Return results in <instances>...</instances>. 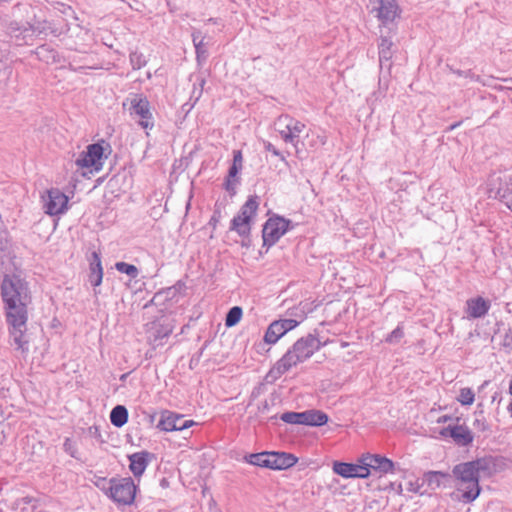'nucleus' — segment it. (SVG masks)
<instances>
[{
	"label": "nucleus",
	"mask_w": 512,
	"mask_h": 512,
	"mask_svg": "<svg viewBox=\"0 0 512 512\" xmlns=\"http://www.w3.org/2000/svg\"><path fill=\"white\" fill-rule=\"evenodd\" d=\"M264 149L267 152L273 154L274 156L279 157L280 160L285 161V157L283 156V154L271 142L265 141Z\"/></svg>",
	"instance_id": "nucleus-42"
},
{
	"label": "nucleus",
	"mask_w": 512,
	"mask_h": 512,
	"mask_svg": "<svg viewBox=\"0 0 512 512\" xmlns=\"http://www.w3.org/2000/svg\"><path fill=\"white\" fill-rule=\"evenodd\" d=\"M502 347H504L507 351L512 350V328L506 330L503 335V339L501 342Z\"/></svg>",
	"instance_id": "nucleus-41"
},
{
	"label": "nucleus",
	"mask_w": 512,
	"mask_h": 512,
	"mask_svg": "<svg viewBox=\"0 0 512 512\" xmlns=\"http://www.w3.org/2000/svg\"><path fill=\"white\" fill-rule=\"evenodd\" d=\"M449 420H452V417L451 416H448V415H443L441 417L438 418V423H446L447 421Z\"/></svg>",
	"instance_id": "nucleus-50"
},
{
	"label": "nucleus",
	"mask_w": 512,
	"mask_h": 512,
	"mask_svg": "<svg viewBox=\"0 0 512 512\" xmlns=\"http://www.w3.org/2000/svg\"><path fill=\"white\" fill-rule=\"evenodd\" d=\"M103 273L89 271V282L93 287L101 285Z\"/></svg>",
	"instance_id": "nucleus-43"
},
{
	"label": "nucleus",
	"mask_w": 512,
	"mask_h": 512,
	"mask_svg": "<svg viewBox=\"0 0 512 512\" xmlns=\"http://www.w3.org/2000/svg\"><path fill=\"white\" fill-rule=\"evenodd\" d=\"M104 149L100 143H93L86 147V150L79 153L75 159V165L78 170H82V175L88 173H97L103 168Z\"/></svg>",
	"instance_id": "nucleus-5"
},
{
	"label": "nucleus",
	"mask_w": 512,
	"mask_h": 512,
	"mask_svg": "<svg viewBox=\"0 0 512 512\" xmlns=\"http://www.w3.org/2000/svg\"><path fill=\"white\" fill-rule=\"evenodd\" d=\"M193 44L201 43L204 41V37L202 36L199 30L194 29L191 34Z\"/></svg>",
	"instance_id": "nucleus-47"
},
{
	"label": "nucleus",
	"mask_w": 512,
	"mask_h": 512,
	"mask_svg": "<svg viewBox=\"0 0 512 512\" xmlns=\"http://www.w3.org/2000/svg\"><path fill=\"white\" fill-rule=\"evenodd\" d=\"M130 115L143 129L151 130L154 127L150 103L146 97L136 95L131 99Z\"/></svg>",
	"instance_id": "nucleus-10"
},
{
	"label": "nucleus",
	"mask_w": 512,
	"mask_h": 512,
	"mask_svg": "<svg viewBox=\"0 0 512 512\" xmlns=\"http://www.w3.org/2000/svg\"><path fill=\"white\" fill-rule=\"evenodd\" d=\"M487 384H488V381H485V382L483 383L482 387H484V386H485V385H487Z\"/></svg>",
	"instance_id": "nucleus-57"
},
{
	"label": "nucleus",
	"mask_w": 512,
	"mask_h": 512,
	"mask_svg": "<svg viewBox=\"0 0 512 512\" xmlns=\"http://www.w3.org/2000/svg\"><path fill=\"white\" fill-rule=\"evenodd\" d=\"M207 23H211V24H215V25H218L221 23V19L219 18H209L207 21Z\"/></svg>",
	"instance_id": "nucleus-51"
},
{
	"label": "nucleus",
	"mask_w": 512,
	"mask_h": 512,
	"mask_svg": "<svg viewBox=\"0 0 512 512\" xmlns=\"http://www.w3.org/2000/svg\"><path fill=\"white\" fill-rule=\"evenodd\" d=\"M129 60L134 70H139L147 64L145 56L138 51H132L129 55Z\"/></svg>",
	"instance_id": "nucleus-32"
},
{
	"label": "nucleus",
	"mask_w": 512,
	"mask_h": 512,
	"mask_svg": "<svg viewBox=\"0 0 512 512\" xmlns=\"http://www.w3.org/2000/svg\"><path fill=\"white\" fill-rule=\"evenodd\" d=\"M285 333L279 327V325L273 321L267 328L264 341L268 344H275Z\"/></svg>",
	"instance_id": "nucleus-25"
},
{
	"label": "nucleus",
	"mask_w": 512,
	"mask_h": 512,
	"mask_svg": "<svg viewBox=\"0 0 512 512\" xmlns=\"http://www.w3.org/2000/svg\"><path fill=\"white\" fill-rule=\"evenodd\" d=\"M180 289H181L180 283H177L174 286L163 289L154 295V297L152 298V302L160 303L164 300L172 299L177 295V293L179 292Z\"/></svg>",
	"instance_id": "nucleus-27"
},
{
	"label": "nucleus",
	"mask_w": 512,
	"mask_h": 512,
	"mask_svg": "<svg viewBox=\"0 0 512 512\" xmlns=\"http://www.w3.org/2000/svg\"><path fill=\"white\" fill-rule=\"evenodd\" d=\"M453 73L458 77H466L471 80H478V76H476L471 70L463 71V70H453Z\"/></svg>",
	"instance_id": "nucleus-45"
},
{
	"label": "nucleus",
	"mask_w": 512,
	"mask_h": 512,
	"mask_svg": "<svg viewBox=\"0 0 512 512\" xmlns=\"http://www.w3.org/2000/svg\"><path fill=\"white\" fill-rule=\"evenodd\" d=\"M115 269L120 273L128 275L132 279L137 278L139 275L138 268L135 265L126 262L115 263Z\"/></svg>",
	"instance_id": "nucleus-30"
},
{
	"label": "nucleus",
	"mask_w": 512,
	"mask_h": 512,
	"mask_svg": "<svg viewBox=\"0 0 512 512\" xmlns=\"http://www.w3.org/2000/svg\"><path fill=\"white\" fill-rule=\"evenodd\" d=\"M475 399V394L471 388L465 387L460 389L459 396L457 400L464 406H469L473 404Z\"/></svg>",
	"instance_id": "nucleus-33"
},
{
	"label": "nucleus",
	"mask_w": 512,
	"mask_h": 512,
	"mask_svg": "<svg viewBox=\"0 0 512 512\" xmlns=\"http://www.w3.org/2000/svg\"><path fill=\"white\" fill-rule=\"evenodd\" d=\"M509 393L512 395V379L509 382Z\"/></svg>",
	"instance_id": "nucleus-54"
},
{
	"label": "nucleus",
	"mask_w": 512,
	"mask_h": 512,
	"mask_svg": "<svg viewBox=\"0 0 512 512\" xmlns=\"http://www.w3.org/2000/svg\"><path fill=\"white\" fill-rule=\"evenodd\" d=\"M275 130L285 143H289L295 148L299 145L301 133L305 130V123L293 118L288 114H282L274 122Z\"/></svg>",
	"instance_id": "nucleus-6"
},
{
	"label": "nucleus",
	"mask_w": 512,
	"mask_h": 512,
	"mask_svg": "<svg viewBox=\"0 0 512 512\" xmlns=\"http://www.w3.org/2000/svg\"><path fill=\"white\" fill-rule=\"evenodd\" d=\"M508 410H509V412H510V414H511V417H512V402L510 403V405H509V407H508Z\"/></svg>",
	"instance_id": "nucleus-55"
},
{
	"label": "nucleus",
	"mask_w": 512,
	"mask_h": 512,
	"mask_svg": "<svg viewBox=\"0 0 512 512\" xmlns=\"http://www.w3.org/2000/svg\"><path fill=\"white\" fill-rule=\"evenodd\" d=\"M441 436L450 437L459 446H468L473 442V434L465 425L455 424L444 427Z\"/></svg>",
	"instance_id": "nucleus-16"
},
{
	"label": "nucleus",
	"mask_w": 512,
	"mask_h": 512,
	"mask_svg": "<svg viewBox=\"0 0 512 512\" xmlns=\"http://www.w3.org/2000/svg\"><path fill=\"white\" fill-rule=\"evenodd\" d=\"M89 271L103 273L101 257L97 252H93L91 255Z\"/></svg>",
	"instance_id": "nucleus-39"
},
{
	"label": "nucleus",
	"mask_w": 512,
	"mask_h": 512,
	"mask_svg": "<svg viewBox=\"0 0 512 512\" xmlns=\"http://www.w3.org/2000/svg\"><path fill=\"white\" fill-rule=\"evenodd\" d=\"M245 461L251 465L268 468L269 452L253 453L245 456Z\"/></svg>",
	"instance_id": "nucleus-29"
},
{
	"label": "nucleus",
	"mask_w": 512,
	"mask_h": 512,
	"mask_svg": "<svg viewBox=\"0 0 512 512\" xmlns=\"http://www.w3.org/2000/svg\"><path fill=\"white\" fill-rule=\"evenodd\" d=\"M0 295L12 344L26 354L29 351L26 339L28 306L31 303L29 283L20 273L5 274L0 284Z\"/></svg>",
	"instance_id": "nucleus-1"
},
{
	"label": "nucleus",
	"mask_w": 512,
	"mask_h": 512,
	"mask_svg": "<svg viewBox=\"0 0 512 512\" xmlns=\"http://www.w3.org/2000/svg\"><path fill=\"white\" fill-rule=\"evenodd\" d=\"M497 397H498V393H495V394L493 395V397H492V401L497 400Z\"/></svg>",
	"instance_id": "nucleus-56"
},
{
	"label": "nucleus",
	"mask_w": 512,
	"mask_h": 512,
	"mask_svg": "<svg viewBox=\"0 0 512 512\" xmlns=\"http://www.w3.org/2000/svg\"><path fill=\"white\" fill-rule=\"evenodd\" d=\"M195 424L193 420L184 419L183 415L166 410L161 413L157 428L165 432L183 431Z\"/></svg>",
	"instance_id": "nucleus-13"
},
{
	"label": "nucleus",
	"mask_w": 512,
	"mask_h": 512,
	"mask_svg": "<svg viewBox=\"0 0 512 512\" xmlns=\"http://www.w3.org/2000/svg\"><path fill=\"white\" fill-rule=\"evenodd\" d=\"M137 486L130 477L111 478L106 494L118 505H131L136 496Z\"/></svg>",
	"instance_id": "nucleus-4"
},
{
	"label": "nucleus",
	"mask_w": 512,
	"mask_h": 512,
	"mask_svg": "<svg viewBox=\"0 0 512 512\" xmlns=\"http://www.w3.org/2000/svg\"><path fill=\"white\" fill-rule=\"evenodd\" d=\"M38 503L39 499L26 496L21 499H18L15 502V505L16 509L19 510V512H34L38 506Z\"/></svg>",
	"instance_id": "nucleus-28"
},
{
	"label": "nucleus",
	"mask_w": 512,
	"mask_h": 512,
	"mask_svg": "<svg viewBox=\"0 0 512 512\" xmlns=\"http://www.w3.org/2000/svg\"><path fill=\"white\" fill-rule=\"evenodd\" d=\"M243 168V155L240 150L233 151V162L228 170V174L226 177L230 178H240L238 176L239 172Z\"/></svg>",
	"instance_id": "nucleus-26"
},
{
	"label": "nucleus",
	"mask_w": 512,
	"mask_h": 512,
	"mask_svg": "<svg viewBox=\"0 0 512 512\" xmlns=\"http://www.w3.org/2000/svg\"><path fill=\"white\" fill-rule=\"evenodd\" d=\"M422 486L423 485H421V483H419V480H417L415 482H409L408 490L413 493H421L422 494V492L420 491Z\"/></svg>",
	"instance_id": "nucleus-48"
},
{
	"label": "nucleus",
	"mask_w": 512,
	"mask_h": 512,
	"mask_svg": "<svg viewBox=\"0 0 512 512\" xmlns=\"http://www.w3.org/2000/svg\"><path fill=\"white\" fill-rule=\"evenodd\" d=\"M512 191L510 176L503 172L492 173L487 180V195L489 198L501 200Z\"/></svg>",
	"instance_id": "nucleus-12"
},
{
	"label": "nucleus",
	"mask_w": 512,
	"mask_h": 512,
	"mask_svg": "<svg viewBox=\"0 0 512 512\" xmlns=\"http://www.w3.org/2000/svg\"><path fill=\"white\" fill-rule=\"evenodd\" d=\"M42 207L49 216H60L69 209V197L59 188H50L41 196Z\"/></svg>",
	"instance_id": "nucleus-7"
},
{
	"label": "nucleus",
	"mask_w": 512,
	"mask_h": 512,
	"mask_svg": "<svg viewBox=\"0 0 512 512\" xmlns=\"http://www.w3.org/2000/svg\"><path fill=\"white\" fill-rule=\"evenodd\" d=\"M290 228V220L278 215L270 217L265 222L262 229L263 246L269 249L275 245Z\"/></svg>",
	"instance_id": "nucleus-8"
},
{
	"label": "nucleus",
	"mask_w": 512,
	"mask_h": 512,
	"mask_svg": "<svg viewBox=\"0 0 512 512\" xmlns=\"http://www.w3.org/2000/svg\"><path fill=\"white\" fill-rule=\"evenodd\" d=\"M64 451L72 458L79 459L78 447L75 441L70 438H66L63 443Z\"/></svg>",
	"instance_id": "nucleus-35"
},
{
	"label": "nucleus",
	"mask_w": 512,
	"mask_h": 512,
	"mask_svg": "<svg viewBox=\"0 0 512 512\" xmlns=\"http://www.w3.org/2000/svg\"><path fill=\"white\" fill-rule=\"evenodd\" d=\"M500 201H502L506 207L512 211V191H509L508 192V196L507 197H503Z\"/></svg>",
	"instance_id": "nucleus-49"
},
{
	"label": "nucleus",
	"mask_w": 512,
	"mask_h": 512,
	"mask_svg": "<svg viewBox=\"0 0 512 512\" xmlns=\"http://www.w3.org/2000/svg\"><path fill=\"white\" fill-rule=\"evenodd\" d=\"M460 125V122H457L455 124H452L450 127H449V130H454L455 128H457L458 126Z\"/></svg>",
	"instance_id": "nucleus-53"
},
{
	"label": "nucleus",
	"mask_w": 512,
	"mask_h": 512,
	"mask_svg": "<svg viewBox=\"0 0 512 512\" xmlns=\"http://www.w3.org/2000/svg\"><path fill=\"white\" fill-rule=\"evenodd\" d=\"M258 206H259V203H258L257 197L251 196L241 206L238 214L241 215L242 217H244L245 219L252 221V219L256 216Z\"/></svg>",
	"instance_id": "nucleus-24"
},
{
	"label": "nucleus",
	"mask_w": 512,
	"mask_h": 512,
	"mask_svg": "<svg viewBox=\"0 0 512 512\" xmlns=\"http://www.w3.org/2000/svg\"><path fill=\"white\" fill-rule=\"evenodd\" d=\"M230 229L235 231L241 237H247L251 232V221L237 214L231 220Z\"/></svg>",
	"instance_id": "nucleus-22"
},
{
	"label": "nucleus",
	"mask_w": 512,
	"mask_h": 512,
	"mask_svg": "<svg viewBox=\"0 0 512 512\" xmlns=\"http://www.w3.org/2000/svg\"><path fill=\"white\" fill-rule=\"evenodd\" d=\"M298 458L291 453L269 452V466L273 470H284L294 466Z\"/></svg>",
	"instance_id": "nucleus-17"
},
{
	"label": "nucleus",
	"mask_w": 512,
	"mask_h": 512,
	"mask_svg": "<svg viewBox=\"0 0 512 512\" xmlns=\"http://www.w3.org/2000/svg\"><path fill=\"white\" fill-rule=\"evenodd\" d=\"M37 55L42 59L44 57V54L46 53H49L51 54V58L53 60H55V57H56V52L54 50H50L48 47L46 46H40L37 48Z\"/></svg>",
	"instance_id": "nucleus-46"
},
{
	"label": "nucleus",
	"mask_w": 512,
	"mask_h": 512,
	"mask_svg": "<svg viewBox=\"0 0 512 512\" xmlns=\"http://www.w3.org/2000/svg\"><path fill=\"white\" fill-rule=\"evenodd\" d=\"M474 425H478V426H480V425H481V429H482V430H485L484 423H481V421H480L479 419H476V420H475Z\"/></svg>",
	"instance_id": "nucleus-52"
},
{
	"label": "nucleus",
	"mask_w": 512,
	"mask_h": 512,
	"mask_svg": "<svg viewBox=\"0 0 512 512\" xmlns=\"http://www.w3.org/2000/svg\"><path fill=\"white\" fill-rule=\"evenodd\" d=\"M466 305L467 316L472 319L484 317L491 307L490 301L481 296L468 299Z\"/></svg>",
	"instance_id": "nucleus-18"
},
{
	"label": "nucleus",
	"mask_w": 512,
	"mask_h": 512,
	"mask_svg": "<svg viewBox=\"0 0 512 512\" xmlns=\"http://www.w3.org/2000/svg\"><path fill=\"white\" fill-rule=\"evenodd\" d=\"M280 419L288 424L320 427L328 422V415L320 410H306L303 412H285Z\"/></svg>",
	"instance_id": "nucleus-9"
},
{
	"label": "nucleus",
	"mask_w": 512,
	"mask_h": 512,
	"mask_svg": "<svg viewBox=\"0 0 512 512\" xmlns=\"http://www.w3.org/2000/svg\"><path fill=\"white\" fill-rule=\"evenodd\" d=\"M404 337L403 327L398 325L390 334L385 338V342L389 344H397Z\"/></svg>",
	"instance_id": "nucleus-34"
},
{
	"label": "nucleus",
	"mask_w": 512,
	"mask_h": 512,
	"mask_svg": "<svg viewBox=\"0 0 512 512\" xmlns=\"http://www.w3.org/2000/svg\"><path fill=\"white\" fill-rule=\"evenodd\" d=\"M196 53V60L198 64H203L208 58V51L205 47L204 41L201 43L193 44Z\"/></svg>",
	"instance_id": "nucleus-36"
},
{
	"label": "nucleus",
	"mask_w": 512,
	"mask_h": 512,
	"mask_svg": "<svg viewBox=\"0 0 512 512\" xmlns=\"http://www.w3.org/2000/svg\"><path fill=\"white\" fill-rule=\"evenodd\" d=\"M110 421L117 428L124 426L128 421V410L125 406L117 405L110 413Z\"/></svg>",
	"instance_id": "nucleus-23"
},
{
	"label": "nucleus",
	"mask_w": 512,
	"mask_h": 512,
	"mask_svg": "<svg viewBox=\"0 0 512 512\" xmlns=\"http://www.w3.org/2000/svg\"><path fill=\"white\" fill-rule=\"evenodd\" d=\"M496 472V458L485 456L463 462L453 467V476L460 482L454 499L463 503L474 502L481 493L480 478L491 477Z\"/></svg>",
	"instance_id": "nucleus-2"
},
{
	"label": "nucleus",
	"mask_w": 512,
	"mask_h": 512,
	"mask_svg": "<svg viewBox=\"0 0 512 512\" xmlns=\"http://www.w3.org/2000/svg\"><path fill=\"white\" fill-rule=\"evenodd\" d=\"M242 314H243V312H242L241 307H239V306L232 307L226 315L225 325L227 327L235 326L240 321Z\"/></svg>",
	"instance_id": "nucleus-31"
},
{
	"label": "nucleus",
	"mask_w": 512,
	"mask_h": 512,
	"mask_svg": "<svg viewBox=\"0 0 512 512\" xmlns=\"http://www.w3.org/2000/svg\"><path fill=\"white\" fill-rule=\"evenodd\" d=\"M393 42L391 37L387 36H381L380 42L378 45L379 48V63L380 67L384 68L387 67L388 69L391 68V59L393 56Z\"/></svg>",
	"instance_id": "nucleus-20"
},
{
	"label": "nucleus",
	"mask_w": 512,
	"mask_h": 512,
	"mask_svg": "<svg viewBox=\"0 0 512 512\" xmlns=\"http://www.w3.org/2000/svg\"><path fill=\"white\" fill-rule=\"evenodd\" d=\"M275 322L279 325L285 334L297 327L299 324V322L295 319H280L275 320Z\"/></svg>",
	"instance_id": "nucleus-37"
},
{
	"label": "nucleus",
	"mask_w": 512,
	"mask_h": 512,
	"mask_svg": "<svg viewBox=\"0 0 512 512\" xmlns=\"http://www.w3.org/2000/svg\"><path fill=\"white\" fill-rule=\"evenodd\" d=\"M447 476V473L441 471H428L421 478V485H426L429 489L436 490L442 485L443 480Z\"/></svg>",
	"instance_id": "nucleus-21"
},
{
	"label": "nucleus",
	"mask_w": 512,
	"mask_h": 512,
	"mask_svg": "<svg viewBox=\"0 0 512 512\" xmlns=\"http://www.w3.org/2000/svg\"><path fill=\"white\" fill-rule=\"evenodd\" d=\"M198 84H199V88H196V86L194 85V89H193L192 95H191V98H194L195 102H197L202 95L203 88L205 85V80L203 78L200 79Z\"/></svg>",
	"instance_id": "nucleus-44"
},
{
	"label": "nucleus",
	"mask_w": 512,
	"mask_h": 512,
	"mask_svg": "<svg viewBox=\"0 0 512 512\" xmlns=\"http://www.w3.org/2000/svg\"><path fill=\"white\" fill-rule=\"evenodd\" d=\"M332 470L335 474L343 478H361L365 479L370 476V472L362 463L357 460V463H347L334 461Z\"/></svg>",
	"instance_id": "nucleus-15"
},
{
	"label": "nucleus",
	"mask_w": 512,
	"mask_h": 512,
	"mask_svg": "<svg viewBox=\"0 0 512 512\" xmlns=\"http://www.w3.org/2000/svg\"><path fill=\"white\" fill-rule=\"evenodd\" d=\"M319 339L308 334L298 339L291 348L272 366L267 373L266 378L269 381H276L282 375L290 371L297 364L309 359L315 352L321 348Z\"/></svg>",
	"instance_id": "nucleus-3"
},
{
	"label": "nucleus",
	"mask_w": 512,
	"mask_h": 512,
	"mask_svg": "<svg viewBox=\"0 0 512 512\" xmlns=\"http://www.w3.org/2000/svg\"><path fill=\"white\" fill-rule=\"evenodd\" d=\"M171 333H172V328L161 326L156 331V334L154 336V342L156 343V345H161L162 340L165 338H168Z\"/></svg>",
	"instance_id": "nucleus-40"
},
{
	"label": "nucleus",
	"mask_w": 512,
	"mask_h": 512,
	"mask_svg": "<svg viewBox=\"0 0 512 512\" xmlns=\"http://www.w3.org/2000/svg\"><path fill=\"white\" fill-rule=\"evenodd\" d=\"M372 12L382 25H388L400 17L401 9L397 0H370Z\"/></svg>",
	"instance_id": "nucleus-11"
},
{
	"label": "nucleus",
	"mask_w": 512,
	"mask_h": 512,
	"mask_svg": "<svg viewBox=\"0 0 512 512\" xmlns=\"http://www.w3.org/2000/svg\"><path fill=\"white\" fill-rule=\"evenodd\" d=\"M240 184V178L226 177L224 181V189L231 195L236 194L237 186Z\"/></svg>",
	"instance_id": "nucleus-38"
},
{
	"label": "nucleus",
	"mask_w": 512,
	"mask_h": 512,
	"mask_svg": "<svg viewBox=\"0 0 512 512\" xmlns=\"http://www.w3.org/2000/svg\"><path fill=\"white\" fill-rule=\"evenodd\" d=\"M150 454L146 451L137 452L129 456L130 471L135 477H140L146 470Z\"/></svg>",
	"instance_id": "nucleus-19"
},
{
	"label": "nucleus",
	"mask_w": 512,
	"mask_h": 512,
	"mask_svg": "<svg viewBox=\"0 0 512 512\" xmlns=\"http://www.w3.org/2000/svg\"><path fill=\"white\" fill-rule=\"evenodd\" d=\"M359 462L367 467L370 473L373 470L382 474H388L393 473L395 468L394 462L391 459L379 454H362L359 457Z\"/></svg>",
	"instance_id": "nucleus-14"
}]
</instances>
